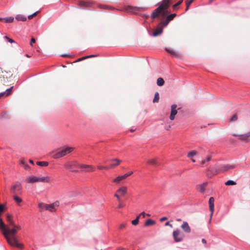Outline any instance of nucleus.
<instances>
[{
	"mask_svg": "<svg viewBox=\"0 0 250 250\" xmlns=\"http://www.w3.org/2000/svg\"><path fill=\"white\" fill-rule=\"evenodd\" d=\"M13 228L7 229L3 232V234L6 238L8 244L15 247H17L20 249H22L23 245L22 244L19 243L16 237V233L18 230L21 229V228L19 225H15L12 226Z\"/></svg>",
	"mask_w": 250,
	"mask_h": 250,
	"instance_id": "1",
	"label": "nucleus"
},
{
	"mask_svg": "<svg viewBox=\"0 0 250 250\" xmlns=\"http://www.w3.org/2000/svg\"><path fill=\"white\" fill-rule=\"evenodd\" d=\"M63 167L65 170L72 172H90L94 170V167L91 165L79 164L76 161H66L63 164Z\"/></svg>",
	"mask_w": 250,
	"mask_h": 250,
	"instance_id": "2",
	"label": "nucleus"
},
{
	"mask_svg": "<svg viewBox=\"0 0 250 250\" xmlns=\"http://www.w3.org/2000/svg\"><path fill=\"white\" fill-rule=\"evenodd\" d=\"M169 7V0H163L161 5L152 13L151 17L154 19L157 17L159 14L165 16L167 14V10Z\"/></svg>",
	"mask_w": 250,
	"mask_h": 250,
	"instance_id": "3",
	"label": "nucleus"
},
{
	"mask_svg": "<svg viewBox=\"0 0 250 250\" xmlns=\"http://www.w3.org/2000/svg\"><path fill=\"white\" fill-rule=\"evenodd\" d=\"M73 150V148L72 147L65 146L62 148L59 151L54 153L52 157L54 159H57L62 158L70 153Z\"/></svg>",
	"mask_w": 250,
	"mask_h": 250,
	"instance_id": "4",
	"label": "nucleus"
},
{
	"mask_svg": "<svg viewBox=\"0 0 250 250\" xmlns=\"http://www.w3.org/2000/svg\"><path fill=\"white\" fill-rule=\"evenodd\" d=\"M127 188L125 186L120 187L114 194V197L117 198L118 202H120L122 197H124L127 193Z\"/></svg>",
	"mask_w": 250,
	"mask_h": 250,
	"instance_id": "5",
	"label": "nucleus"
},
{
	"mask_svg": "<svg viewBox=\"0 0 250 250\" xmlns=\"http://www.w3.org/2000/svg\"><path fill=\"white\" fill-rule=\"evenodd\" d=\"M173 237L175 241L178 242L183 239L184 234L179 229H176L173 232Z\"/></svg>",
	"mask_w": 250,
	"mask_h": 250,
	"instance_id": "6",
	"label": "nucleus"
},
{
	"mask_svg": "<svg viewBox=\"0 0 250 250\" xmlns=\"http://www.w3.org/2000/svg\"><path fill=\"white\" fill-rule=\"evenodd\" d=\"M126 178L125 176V175H119L117 177L112 179V183L116 184H119L120 183H123L124 181L126 179Z\"/></svg>",
	"mask_w": 250,
	"mask_h": 250,
	"instance_id": "7",
	"label": "nucleus"
},
{
	"mask_svg": "<svg viewBox=\"0 0 250 250\" xmlns=\"http://www.w3.org/2000/svg\"><path fill=\"white\" fill-rule=\"evenodd\" d=\"M25 181L29 184L39 182V176L30 175L27 177Z\"/></svg>",
	"mask_w": 250,
	"mask_h": 250,
	"instance_id": "8",
	"label": "nucleus"
},
{
	"mask_svg": "<svg viewBox=\"0 0 250 250\" xmlns=\"http://www.w3.org/2000/svg\"><path fill=\"white\" fill-rule=\"evenodd\" d=\"M176 108L177 105L176 104H172L171 106V112L169 116V119L171 121L174 119L175 116L177 113Z\"/></svg>",
	"mask_w": 250,
	"mask_h": 250,
	"instance_id": "9",
	"label": "nucleus"
},
{
	"mask_svg": "<svg viewBox=\"0 0 250 250\" xmlns=\"http://www.w3.org/2000/svg\"><path fill=\"white\" fill-rule=\"evenodd\" d=\"M59 206V203L56 202L52 204L48 205L46 210H49L51 212L54 211L56 210V208Z\"/></svg>",
	"mask_w": 250,
	"mask_h": 250,
	"instance_id": "10",
	"label": "nucleus"
},
{
	"mask_svg": "<svg viewBox=\"0 0 250 250\" xmlns=\"http://www.w3.org/2000/svg\"><path fill=\"white\" fill-rule=\"evenodd\" d=\"M214 199L213 197H210L209 199L208 203L209 206V210L210 211V217H212L214 211Z\"/></svg>",
	"mask_w": 250,
	"mask_h": 250,
	"instance_id": "11",
	"label": "nucleus"
},
{
	"mask_svg": "<svg viewBox=\"0 0 250 250\" xmlns=\"http://www.w3.org/2000/svg\"><path fill=\"white\" fill-rule=\"evenodd\" d=\"M51 181V177L49 176H45L42 177L39 176V182L50 183Z\"/></svg>",
	"mask_w": 250,
	"mask_h": 250,
	"instance_id": "12",
	"label": "nucleus"
},
{
	"mask_svg": "<svg viewBox=\"0 0 250 250\" xmlns=\"http://www.w3.org/2000/svg\"><path fill=\"white\" fill-rule=\"evenodd\" d=\"M11 190L12 192H13L14 193L21 191V184L20 183L16 184L12 187Z\"/></svg>",
	"mask_w": 250,
	"mask_h": 250,
	"instance_id": "13",
	"label": "nucleus"
},
{
	"mask_svg": "<svg viewBox=\"0 0 250 250\" xmlns=\"http://www.w3.org/2000/svg\"><path fill=\"white\" fill-rule=\"evenodd\" d=\"M19 164L23 167L26 170H30V167L26 163L25 160L24 159H21L19 161Z\"/></svg>",
	"mask_w": 250,
	"mask_h": 250,
	"instance_id": "14",
	"label": "nucleus"
},
{
	"mask_svg": "<svg viewBox=\"0 0 250 250\" xmlns=\"http://www.w3.org/2000/svg\"><path fill=\"white\" fill-rule=\"evenodd\" d=\"M181 228L187 233H189L191 231L190 228L187 222H183L181 225Z\"/></svg>",
	"mask_w": 250,
	"mask_h": 250,
	"instance_id": "15",
	"label": "nucleus"
},
{
	"mask_svg": "<svg viewBox=\"0 0 250 250\" xmlns=\"http://www.w3.org/2000/svg\"><path fill=\"white\" fill-rule=\"evenodd\" d=\"M211 157L212 153L208 152L206 156L204 158H203V159L201 160V164L203 165L206 163L209 162L211 160Z\"/></svg>",
	"mask_w": 250,
	"mask_h": 250,
	"instance_id": "16",
	"label": "nucleus"
},
{
	"mask_svg": "<svg viewBox=\"0 0 250 250\" xmlns=\"http://www.w3.org/2000/svg\"><path fill=\"white\" fill-rule=\"evenodd\" d=\"M111 161L112 162V163L109 166H108L109 168H114L120 165L121 162V160L118 159H112L111 160Z\"/></svg>",
	"mask_w": 250,
	"mask_h": 250,
	"instance_id": "17",
	"label": "nucleus"
},
{
	"mask_svg": "<svg viewBox=\"0 0 250 250\" xmlns=\"http://www.w3.org/2000/svg\"><path fill=\"white\" fill-rule=\"evenodd\" d=\"M197 155V152L193 150L189 152L187 156L191 160L193 163H195L196 162L195 159L194 157Z\"/></svg>",
	"mask_w": 250,
	"mask_h": 250,
	"instance_id": "18",
	"label": "nucleus"
},
{
	"mask_svg": "<svg viewBox=\"0 0 250 250\" xmlns=\"http://www.w3.org/2000/svg\"><path fill=\"white\" fill-rule=\"evenodd\" d=\"M6 220L9 223V226H14V221L12 218V215L10 214H7L6 215Z\"/></svg>",
	"mask_w": 250,
	"mask_h": 250,
	"instance_id": "19",
	"label": "nucleus"
},
{
	"mask_svg": "<svg viewBox=\"0 0 250 250\" xmlns=\"http://www.w3.org/2000/svg\"><path fill=\"white\" fill-rule=\"evenodd\" d=\"M163 32V28L162 27H158L152 33V36L154 37H156L159 35H160Z\"/></svg>",
	"mask_w": 250,
	"mask_h": 250,
	"instance_id": "20",
	"label": "nucleus"
},
{
	"mask_svg": "<svg viewBox=\"0 0 250 250\" xmlns=\"http://www.w3.org/2000/svg\"><path fill=\"white\" fill-rule=\"evenodd\" d=\"M235 167V166L232 165H225L223 166L221 168L222 171H227L230 169H232Z\"/></svg>",
	"mask_w": 250,
	"mask_h": 250,
	"instance_id": "21",
	"label": "nucleus"
},
{
	"mask_svg": "<svg viewBox=\"0 0 250 250\" xmlns=\"http://www.w3.org/2000/svg\"><path fill=\"white\" fill-rule=\"evenodd\" d=\"M0 20H3L5 22H12L14 21V18L13 17H6L1 18Z\"/></svg>",
	"mask_w": 250,
	"mask_h": 250,
	"instance_id": "22",
	"label": "nucleus"
},
{
	"mask_svg": "<svg viewBox=\"0 0 250 250\" xmlns=\"http://www.w3.org/2000/svg\"><path fill=\"white\" fill-rule=\"evenodd\" d=\"M166 51H167L168 53H170L171 55L174 56H175V57H178V54L176 52H175V51H174L173 49H170V48H166Z\"/></svg>",
	"mask_w": 250,
	"mask_h": 250,
	"instance_id": "23",
	"label": "nucleus"
},
{
	"mask_svg": "<svg viewBox=\"0 0 250 250\" xmlns=\"http://www.w3.org/2000/svg\"><path fill=\"white\" fill-rule=\"evenodd\" d=\"M16 19L18 21H25L26 20V18L25 17L23 16V15H18L16 17Z\"/></svg>",
	"mask_w": 250,
	"mask_h": 250,
	"instance_id": "24",
	"label": "nucleus"
},
{
	"mask_svg": "<svg viewBox=\"0 0 250 250\" xmlns=\"http://www.w3.org/2000/svg\"><path fill=\"white\" fill-rule=\"evenodd\" d=\"M37 165L42 167H46L48 165V163L46 161H38Z\"/></svg>",
	"mask_w": 250,
	"mask_h": 250,
	"instance_id": "25",
	"label": "nucleus"
},
{
	"mask_svg": "<svg viewBox=\"0 0 250 250\" xmlns=\"http://www.w3.org/2000/svg\"><path fill=\"white\" fill-rule=\"evenodd\" d=\"M164 80L162 78H159L157 80V84L158 86H162L164 84Z\"/></svg>",
	"mask_w": 250,
	"mask_h": 250,
	"instance_id": "26",
	"label": "nucleus"
},
{
	"mask_svg": "<svg viewBox=\"0 0 250 250\" xmlns=\"http://www.w3.org/2000/svg\"><path fill=\"white\" fill-rule=\"evenodd\" d=\"M0 229L2 230L3 232L7 229V228H5L4 224L3 223L1 218H0Z\"/></svg>",
	"mask_w": 250,
	"mask_h": 250,
	"instance_id": "27",
	"label": "nucleus"
},
{
	"mask_svg": "<svg viewBox=\"0 0 250 250\" xmlns=\"http://www.w3.org/2000/svg\"><path fill=\"white\" fill-rule=\"evenodd\" d=\"M250 137V134H244V135H241L240 136V139L241 140H245V141H249V138Z\"/></svg>",
	"mask_w": 250,
	"mask_h": 250,
	"instance_id": "28",
	"label": "nucleus"
},
{
	"mask_svg": "<svg viewBox=\"0 0 250 250\" xmlns=\"http://www.w3.org/2000/svg\"><path fill=\"white\" fill-rule=\"evenodd\" d=\"M148 164L152 165H156L157 164V159L156 158L151 159L148 160Z\"/></svg>",
	"mask_w": 250,
	"mask_h": 250,
	"instance_id": "29",
	"label": "nucleus"
},
{
	"mask_svg": "<svg viewBox=\"0 0 250 250\" xmlns=\"http://www.w3.org/2000/svg\"><path fill=\"white\" fill-rule=\"evenodd\" d=\"M13 198H14V200H15V201L16 202H17V203H20L22 202L21 198L20 197H19L16 195L14 196Z\"/></svg>",
	"mask_w": 250,
	"mask_h": 250,
	"instance_id": "30",
	"label": "nucleus"
},
{
	"mask_svg": "<svg viewBox=\"0 0 250 250\" xmlns=\"http://www.w3.org/2000/svg\"><path fill=\"white\" fill-rule=\"evenodd\" d=\"M236 184L235 182L232 180H229L225 183V185L227 186H233Z\"/></svg>",
	"mask_w": 250,
	"mask_h": 250,
	"instance_id": "31",
	"label": "nucleus"
},
{
	"mask_svg": "<svg viewBox=\"0 0 250 250\" xmlns=\"http://www.w3.org/2000/svg\"><path fill=\"white\" fill-rule=\"evenodd\" d=\"M39 206L42 209L46 210L47 207V204H43V203H40L39 204Z\"/></svg>",
	"mask_w": 250,
	"mask_h": 250,
	"instance_id": "32",
	"label": "nucleus"
},
{
	"mask_svg": "<svg viewBox=\"0 0 250 250\" xmlns=\"http://www.w3.org/2000/svg\"><path fill=\"white\" fill-rule=\"evenodd\" d=\"M139 216H137L136 218L132 221L131 223L133 225L136 226L139 223Z\"/></svg>",
	"mask_w": 250,
	"mask_h": 250,
	"instance_id": "33",
	"label": "nucleus"
},
{
	"mask_svg": "<svg viewBox=\"0 0 250 250\" xmlns=\"http://www.w3.org/2000/svg\"><path fill=\"white\" fill-rule=\"evenodd\" d=\"M176 16V14H172L167 17V21H171Z\"/></svg>",
	"mask_w": 250,
	"mask_h": 250,
	"instance_id": "34",
	"label": "nucleus"
},
{
	"mask_svg": "<svg viewBox=\"0 0 250 250\" xmlns=\"http://www.w3.org/2000/svg\"><path fill=\"white\" fill-rule=\"evenodd\" d=\"M198 188H199V191L202 192V193H203L205 190V186L204 185H200L198 186Z\"/></svg>",
	"mask_w": 250,
	"mask_h": 250,
	"instance_id": "35",
	"label": "nucleus"
},
{
	"mask_svg": "<svg viewBox=\"0 0 250 250\" xmlns=\"http://www.w3.org/2000/svg\"><path fill=\"white\" fill-rule=\"evenodd\" d=\"M159 99V93L158 92L155 93L154 98L153 99V102H158Z\"/></svg>",
	"mask_w": 250,
	"mask_h": 250,
	"instance_id": "36",
	"label": "nucleus"
},
{
	"mask_svg": "<svg viewBox=\"0 0 250 250\" xmlns=\"http://www.w3.org/2000/svg\"><path fill=\"white\" fill-rule=\"evenodd\" d=\"M154 224V222L151 219H148L146 222V225H151Z\"/></svg>",
	"mask_w": 250,
	"mask_h": 250,
	"instance_id": "37",
	"label": "nucleus"
},
{
	"mask_svg": "<svg viewBox=\"0 0 250 250\" xmlns=\"http://www.w3.org/2000/svg\"><path fill=\"white\" fill-rule=\"evenodd\" d=\"M193 0H187L186 1V5H187L186 10H187L188 9L189 6L191 4V3L192 2Z\"/></svg>",
	"mask_w": 250,
	"mask_h": 250,
	"instance_id": "38",
	"label": "nucleus"
},
{
	"mask_svg": "<svg viewBox=\"0 0 250 250\" xmlns=\"http://www.w3.org/2000/svg\"><path fill=\"white\" fill-rule=\"evenodd\" d=\"M98 168L99 169H109V167H104V166H98Z\"/></svg>",
	"mask_w": 250,
	"mask_h": 250,
	"instance_id": "39",
	"label": "nucleus"
},
{
	"mask_svg": "<svg viewBox=\"0 0 250 250\" xmlns=\"http://www.w3.org/2000/svg\"><path fill=\"white\" fill-rule=\"evenodd\" d=\"M4 38L5 39H6L7 40V41L9 42L10 43H14V42H15L14 41L13 39L9 38L7 36H5Z\"/></svg>",
	"mask_w": 250,
	"mask_h": 250,
	"instance_id": "40",
	"label": "nucleus"
},
{
	"mask_svg": "<svg viewBox=\"0 0 250 250\" xmlns=\"http://www.w3.org/2000/svg\"><path fill=\"white\" fill-rule=\"evenodd\" d=\"M237 117L236 115H234L232 116V117L230 119V121H235L237 120Z\"/></svg>",
	"mask_w": 250,
	"mask_h": 250,
	"instance_id": "41",
	"label": "nucleus"
},
{
	"mask_svg": "<svg viewBox=\"0 0 250 250\" xmlns=\"http://www.w3.org/2000/svg\"><path fill=\"white\" fill-rule=\"evenodd\" d=\"M133 171H129L127 173H126L125 174H124L125 176V177L127 178L128 176H130L131 174H133Z\"/></svg>",
	"mask_w": 250,
	"mask_h": 250,
	"instance_id": "42",
	"label": "nucleus"
},
{
	"mask_svg": "<svg viewBox=\"0 0 250 250\" xmlns=\"http://www.w3.org/2000/svg\"><path fill=\"white\" fill-rule=\"evenodd\" d=\"M133 171H129L127 173H126L125 174H124L125 176V177L127 178L128 176H130L131 174H133Z\"/></svg>",
	"mask_w": 250,
	"mask_h": 250,
	"instance_id": "43",
	"label": "nucleus"
},
{
	"mask_svg": "<svg viewBox=\"0 0 250 250\" xmlns=\"http://www.w3.org/2000/svg\"><path fill=\"white\" fill-rule=\"evenodd\" d=\"M124 206H125V205L123 204H122V203H121V201L119 202V205L118 206V208H123V207H124Z\"/></svg>",
	"mask_w": 250,
	"mask_h": 250,
	"instance_id": "44",
	"label": "nucleus"
},
{
	"mask_svg": "<svg viewBox=\"0 0 250 250\" xmlns=\"http://www.w3.org/2000/svg\"><path fill=\"white\" fill-rule=\"evenodd\" d=\"M182 1H183L182 0H179L177 3L173 5L174 8H175L176 7H177V6L180 5L182 2Z\"/></svg>",
	"mask_w": 250,
	"mask_h": 250,
	"instance_id": "45",
	"label": "nucleus"
},
{
	"mask_svg": "<svg viewBox=\"0 0 250 250\" xmlns=\"http://www.w3.org/2000/svg\"><path fill=\"white\" fill-rule=\"evenodd\" d=\"M36 42L35 39L34 38H32L30 41V45L33 46V43Z\"/></svg>",
	"mask_w": 250,
	"mask_h": 250,
	"instance_id": "46",
	"label": "nucleus"
},
{
	"mask_svg": "<svg viewBox=\"0 0 250 250\" xmlns=\"http://www.w3.org/2000/svg\"><path fill=\"white\" fill-rule=\"evenodd\" d=\"M12 88V87H11V88L7 89L6 90V95H8L10 93V92H11V89Z\"/></svg>",
	"mask_w": 250,
	"mask_h": 250,
	"instance_id": "47",
	"label": "nucleus"
},
{
	"mask_svg": "<svg viewBox=\"0 0 250 250\" xmlns=\"http://www.w3.org/2000/svg\"><path fill=\"white\" fill-rule=\"evenodd\" d=\"M4 206L3 205H0V212H2L4 210Z\"/></svg>",
	"mask_w": 250,
	"mask_h": 250,
	"instance_id": "48",
	"label": "nucleus"
},
{
	"mask_svg": "<svg viewBox=\"0 0 250 250\" xmlns=\"http://www.w3.org/2000/svg\"><path fill=\"white\" fill-rule=\"evenodd\" d=\"M87 58H88V57H87V56H84V57H82V58H80V59L78 60V61H82V60H84V59H87Z\"/></svg>",
	"mask_w": 250,
	"mask_h": 250,
	"instance_id": "49",
	"label": "nucleus"
},
{
	"mask_svg": "<svg viewBox=\"0 0 250 250\" xmlns=\"http://www.w3.org/2000/svg\"><path fill=\"white\" fill-rule=\"evenodd\" d=\"M146 213L145 212H141L138 216H143V217H145Z\"/></svg>",
	"mask_w": 250,
	"mask_h": 250,
	"instance_id": "50",
	"label": "nucleus"
},
{
	"mask_svg": "<svg viewBox=\"0 0 250 250\" xmlns=\"http://www.w3.org/2000/svg\"><path fill=\"white\" fill-rule=\"evenodd\" d=\"M36 13H34V14H32V15H29V16H28V18H29V19H31V18H33V17L36 15Z\"/></svg>",
	"mask_w": 250,
	"mask_h": 250,
	"instance_id": "51",
	"label": "nucleus"
},
{
	"mask_svg": "<svg viewBox=\"0 0 250 250\" xmlns=\"http://www.w3.org/2000/svg\"><path fill=\"white\" fill-rule=\"evenodd\" d=\"M169 22V21H167V19L166 21L163 23L164 24V26H166L168 23Z\"/></svg>",
	"mask_w": 250,
	"mask_h": 250,
	"instance_id": "52",
	"label": "nucleus"
},
{
	"mask_svg": "<svg viewBox=\"0 0 250 250\" xmlns=\"http://www.w3.org/2000/svg\"><path fill=\"white\" fill-rule=\"evenodd\" d=\"M165 225L166 226H169V227H170L171 228H172V225L171 224H170L168 222H167L166 224H165Z\"/></svg>",
	"mask_w": 250,
	"mask_h": 250,
	"instance_id": "53",
	"label": "nucleus"
},
{
	"mask_svg": "<svg viewBox=\"0 0 250 250\" xmlns=\"http://www.w3.org/2000/svg\"><path fill=\"white\" fill-rule=\"evenodd\" d=\"M125 224H122L120 225V229L124 228L125 227Z\"/></svg>",
	"mask_w": 250,
	"mask_h": 250,
	"instance_id": "54",
	"label": "nucleus"
},
{
	"mask_svg": "<svg viewBox=\"0 0 250 250\" xmlns=\"http://www.w3.org/2000/svg\"><path fill=\"white\" fill-rule=\"evenodd\" d=\"M167 218L166 217H162L160 219V221H163L165 220H167Z\"/></svg>",
	"mask_w": 250,
	"mask_h": 250,
	"instance_id": "55",
	"label": "nucleus"
},
{
	"mask_svg": "<svg viewBox=\"0 0 250 250\" xmlns=\"http://www.w3.org/2000/svg\"><path fill=\"white\" fill-rule=\"evenodd\" d=\"M202 243H203L204 244H206V241L205 239H202Z\"/></svg>",
	"mask_w": 250,
	"mask_h": 250,
	"instance_id": "56",
	"label": "nucleus"
},
{
	"mask_svg": "<svg viewBox=\"0 0 250 250\" xmlns=\"http://www.w3.org/2000/svg\"><path fill=\"white\" fill-rule=\"evenodd\" d=\"M29 162L33 165L34 164V162L32 160H30Z\"/></svg>",
	"mask_w": 250,
	"mask_h": 250,
	"instance_id": "57",
	"label": "nucleus"
},
{
	"mask_svg": "<svg viewBox=\"0 0 250 250\" xmlns=\"http://www.w3.org/2000/svg\"><path fill=\"white\" fill-rule=\"evenodd\" d=\"M87 56L88 57V58H89L95 57V55H89V56Z\"/></svg>",
	"mask_w": 250,
	"mask_h": 250,
	"instance_id": "58",
	"label": "nucleus"
},
{
	"mask_svg": "<svg viewBox=\"0 0 250 250\" xmlns=\"http://www.w3.org/2000/svg\"><path fill=\"white\" fill-rule=\"evenodd\" d=\"M169 128H170V126H168V127L166 129H167V130H168Z\"/></svg>",
	"mask_w": 250,
	"mask_h": 250,
	"instance_id": "59",
	"label": "nucleus"
},
{
	"mask_svg": "<svg viewBox=\"0 0 250 250\" xmlns=\"http://www.w3.org/2000/svg\"><path fill=\"white\" fill-rule=\"evenodd\" d=\"M26 56L27 57H30V56L28 55H27V54L26 55Z\"/></svg>",
	"mask_w": 250,
	"mask_h": 250,
	"instance_id": "60",
	"label": "nucleus"
},
{
	"mask_svg": "<svg viewBox=\"0 0 250 250\" xmlns=\"http://www.w3.org/2000/svg\"><path fill=\"white\" fill-rule=\"evenodd\" d=\"M146 215L149 216L150 215L149 214H146Z\"/></svg>",
	"mask_w": 250,
	"mask_h": 250,
	"instance_id": "61",
	"label": "nucleus"
}]
</instances>
